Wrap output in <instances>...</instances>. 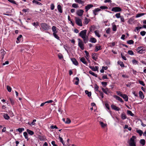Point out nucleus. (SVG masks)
Returning <instances> with one entry per match:
<instances>
[{"label": "nucleus", "instance_id": "18", "mask_svg": "<svg viewBox=\"0 0 146 146\" xmlns=\"http://www.w3.org/2000/svg\"><path fill=\"white\" fill-rule=\"evenodd\" d=\"M52 31L53 32V33H56L58 32V31L56 30V27L55 26H53L52 28Z\"/></svg>", "mask_w": 146, "mask_h": 146}, {"label": "nucleus", "instance_id": "12", "mask_svg": "<svg viewBox=\"0 0 146 146\" xmlns=\"http://www.w3.org/2000/svg\"><path fill=\"white\" fill-rule=\"evenodd\" d=\"M71 60L73 64L77 66L78 64V61L75 58H71Z\"/></svg>", "mask_w": 146, "mask_h": 146}, {"label": "nucleus", "instance_id": "33", "mask_svg": "<svg viewBox=\"0 0 146 146\" xmlns=\"http://www.w3.org/2000/svg\"><path fill=\"white\" fill-rule=\"evenodd\" d=\"M4 117L6 119H9L10 118L9 116L7 114H4L3 115Z\"/></svg>", "mask_w": 146, "mask_h": 146}, {"label": "nucleus", "instance_id": "37", "mask_svg": "<svg viewBox=\"0 0 146 146\" xmlns=\"http://www.w3.org/2000/svg\"><path fill=\"white\" fill-rule=\"evenodd\" d=\"M100 124L101 125L102 127L103 128L105 127L106 125V124L104 123L102 121L100 122Z\"/></svg>", "mask_w": 146, "mask_h": 146}, {"label": "nucleus", "instance_id": "63", "mask_svg": "<svg viewBox=\"0 0 146 146\" xmlns=\"http://www.w3.org/2000/svg\"><path fill=\"white\" fill-rule=\"evenodd\" d=\"M89 68L93 71H95V68L94 66H90Z\"/></svg>", "mask_w": 146, "mask_h": 146}, {"label": "nucleus", "instance_id": "59", "mask_svg": "<svg viewBox=\"0 0 146 146\" xmlns=\"http://www.w3.org/2000/svg\"><path fill=\"white\" fill-rule=\"evenodd\" d=\"M101 84L104 87H105L107 85V82H102Z\"/></svg>", "mask_w": 146, "mask_h": 146}, {"label": "nucleus", "instance_id": "10", "mask_svg": "<svg viewBox=\"0 0 146 146\" xmlns=\"http://www.w3.org/2000/svg\"><path fill=\"white\" fill-rule=\"evenodd\" d=\"M84 12L83 10L80 9L77 11V14L78 16H81L82 15Z\"/></svg>", "mask_w": 146, "mask_h": 146}, {"label": "nucleus", "instance_id": "40", "mask_svg": "<svg viewBox=\"0 0 146 146\" xmlns=\"http://www.w3.org/2000/svg\"><path fill=\"white\" fill-rule=\"evenodd\" d=\"M94 33L95 35L98 37H100V35L99 34L98 31L96 30L95 31Z\"/></svg>", "mask_w": 146, "mask_h": 146}, {"label": "nucleus", "instance_id": "16", "mask_svg": "<svg viewBox=\"0 0 146 146\" xmlns=\"http://www.w3.org/2000/svg\"><path fill=\"white\" fill-rule=\"evenodd\" d=\"M114 97L116 100L119 101L121 102H123V101L122 99L119 97L117 96H115Z\"/></svg>", "mask_w": 146, "mask_h": 146}, {"label": "nucleus", "instance_id": "64", "mask_svg": "<svg viewBox=\"0 0 146 146\" xmlns=\"http://www.w3.org/2000/svg\"><path fill=\"white\" fill-rule=\"evenodd\" d=\"M53 146H57V145L55 144V142L54 141H52L51 142Z\"/></svg>", "mask_w": 146, "mask_h": 146}, {"label": "nucleus", "instance_id": "58", "mask_svg": "<svg viewBox=\"0 0 146 146\" xmlns=\"http://www.w3.org/2000/svg\"><path fill=\"white\" fill-rule=\"evenodd\" d=\"M145 33H146V32L144 31H141L140 32L141 35L142 36H143L144 35H145Z\"/></svg>", "mask_w": 146, "mask_h": 146}, {"label": "nucleus", "instance_id": "41", "mask_svg": "<svg viewBox=\"0 0 146 146\" xmlns=\"http://www.w3.org/2000/svg\"><path fill=\"white\" fill-rule=\"evenodd\" d=\"M112 29L113 31H115L117 30V27L115 25H112Z\"/></svg>", "mask_w": 146, "mask_h": 146}, {"label": "nucleus", "instance_id": "38", "mask_svg": "<svg viewBox=\"0 0 146 146\" xmlns=\"http://www.w3.org/2000/svg\"><path fill=\"white\" fill-rule=\"evenodd\" d=\"M9 99L11 104L13 105L14 104L15 102H14V100L13 99V98H9Z\"/></svg>", "mask_w": 146, "mask_h": 146}, {"label": "nucleus", "instance_id": "54", "mask_svg": "<svg viewBox=\"0 0 146 146\" xmlns=\"http://www.w3.org/2000/svg\"><path fill=\"white\" fill-rule=\"evenodd\" d=\"M7 90L9 92H10L11 91V88L8 86H7Z\"/></svg>", "mask_w": 146, "mask_h": 146}, {"label": "nucleus", "instance_id": "28", "mask_svg": "<svg viewBox=\"0 0 146 146\" xmlns=\"http://www.w3.org/2000/svg\"><path fill=\"white\" fill-rule=\"evenodd\" d=\"M118 64H119L121 67H124V65L123 63L120 61H118Z\"/></svg>", "mask_w": 146, "mask_h": 146}, {"label": "nucleus", "instance_id": "44", "mask_svg": "<svg viewBox=\"0 0 146 146\" xmlns=\"http://www.w3.org/2000/svg\"><path fill=\"white\" fill-rule=\"evenodd\" d=\"M127 112L128 114L130 115L131 116H133L134 115V114L132 112L130 111L127 110Z\"/></svg>", "mask_w": 146, "mask_h": 146}, {"label": "nucleus", "instance_id": "19", "mask_svg": "<svg viewBox=\"0 0 146 146\" xmlns=\"http://www.w3.org/2000/svg\"><path fill=\"white\" fill-rule=\"evenodd\" d=\"M57 9L59 11V12L60 13H62V7L60 5H58L57 6Z\"/></svg>", "mask_w": 146, "mask_h": 146}, {"label": "nucleus", "instance_id": "23", "mask_svg": "<svg viewBox=\"0 0 146 146\" xmlns=\"http://www.w3.org/2000/svg\"><path fill=\"white\" fill-rule=\"evenodd\" d=\"M27 131L28 133L31 135H33L34 134V133L33 131L28 129L27 130Z\"/></svg>", "mask_w": 146, "mask_h": 146}, {"label": "nucleus", "instance_id": "29", "mask_svg": "<svg viewBox=\"0 0 146 146\" xmlns=\"http://www.w3.org/2000/svg\"><path fill=\"white\" fill-rule=\"evenodd\" d=\"M75 1L76 2L79 4H81L82 5H83L84 3V2L82 1L81 0H75Z\"/></svg>", "mask_w": 146, "mask_h": 146}, {"label": "nucleus", "instance_id": "3", "mask_svg": "<svg viewBox=\"0 0 146 146\" xmlns=\"http://www.w3.org/2000/svg\"><path fill=\"white\" fill-rule=\"evenodd\" d=\"M78 46L81 49L83 50L84 49V45L83 42L80 38H78Z\"/></svg>", "mask_w": 146, "mask_h": 146}, {"label": "nucleus", "instance_id": "22", "mask_svg": "<svg viewBox=\"0 0 146 146\" xmlns=\"http://www.w3.org/2000/svg\"><path fill=\"white\" fill-rule=\"evenodd\" d=\"M139 96L141 99H143L144 98V95H143V92L142 91H139Z\"/></svg>", "mask_w": 146, "mask_h": 146}, {"label": "nucleus", "instance_id": "53", "mask_svg": "<svg viewBox=\"0 0 146 146\" xmlns=\"http://www.w3.org/2000/svg\"><path fill=\"white\" fill-rule=\"evenodd\" d=\"M132 62L133 64H138V62L135 59H133L132 60Z\"/></svg>", "mask_w": 146, "mask_h": 146}, {"label": "nucleus", "instance_id": "13", "mask_svg": "<svg viewBox=\"0 0 146 146\" xmlns=\"http://www.w3.org/2000/svg\"><path fill=\"white\" fill-rule=\"evenodd\" d=\"M92 58L96 61L97 59V57L98 56V55L97 54L95 53H92Z\"/></svg>", "mask_w": 146, "mask_h": 146}, {"label": "nucleus", "instance_id": "50", "mask_svg": "<svg viewBox=\"0 0 146 146\" xmlns=\"http://www.w3.org/2000/svg\"><path fill=\"white\" fill-rule=\"evenodd\" d=\"M71 122V120L69 118H67L66 121L65 122V123L67 124L70 123Z\"/></svg>", "mask_w": 146, "mask_h": 146}, {"label": "nucleus", "instance_id": "1", "mask_svg": "<svg viewBox=\"0 0 146 146\" xmlns=\"http://www.w3.org/2000/svg\"><path fill=\"white\" fill-rule=\"evenodd\" d=\"M86 33L87 30H85L81 31L79 34V35L83 39L85 43H87L88 40V36L86 35Z\"/></svg>", "mask_w": 146, "mask_h": 146}, {"label": "nucleus", "instance_id": "60", "mask_svg": "<svg viewBox=\"0 0 146 146\" xmlns=\"http://www.w3.org/2000/svg\"><path fill=\"white\" fill-rule=\"evenodd\" d=\"M50 128L51 129H54V128L57 129L58 128V127H57V126L56 125H54V126L51 125L50 127Z\"/></svg>", "mask_w": 146, "mask_h": 146}, {"label": "nucleus", "instance_id": "55", "mask_svg": "<svg viewBox=\"0 0 146 146\" xmlns=\"http://www.w3.org/2000/svg\"><path fill=\"white\" fill-rule=\"evenodd\" d=\"M36 119H34L33 120V122L31 123V124H30L29 123H28V124H29V125H34L35 124V122H36Z\"/></svg>", "mask_w": 146, "mask_h": 146}, {"label": "nucleus", "instance_id": "21", "mask_svg": "<svg viewBox=\"0 0 146 146\" xmlns=\"http://www.w3.org/2000/svg\"><path fill=\"white\" fill-rule=\"evenodd\" d=\"M80 61L84 64H86L87 62L86 61L85 59L84 58L82 57L80 59Z\"/></svg>", "mask_w": 146, "mask_h": 146}, {"label": "nucleus", "instance_id": "49", "mask_svg": "<svg viewBox=\"0 0 146 146\" xmlns=\"http://www.w3.org/2000/svg\"><path fill=\"white\" fill-rule=\"evenodd\" d=\"M59 138L60 139V141L64 145L65 144L64 143V141L63 140L62 138L60 137V136L59 137Z\"/></svg>", "mask_w": 146, "mask_h": 146}, {"label": "nucleus", "instance_id": "5", "mask_svg": "<svg viewBox=\"0 0 146 146\" xmlns=\"http://www.w3.org/2000/svg\"><path fill=\"white\" fill-rule=\"evenodd\" d=\"M112 11H113L115 12H118L121 11L122 10L119 7H113L111 9V10Z\"/></svg>", "mask_w": 146, "mask_h": 146}, {"label": "nucleus", "instance_id": "4", "mask_svg": "<svg viewBox=\"0 0 146 146\" xmlns=\"http://www.w3.org/2000/svg\"><path fill=\"white\" fill-rule=\"evenodd\" d=\"M76 19V23L78 25L80 26H82V20L76 17L75 18Z\"/></svg>", "mask_w": 146, "mask_h": 146}, {"label": "nucleus", "instance_id": "7", "mask_svg": "<svg viewBox=\"0 0 146 146\" xmlns=\"http://www.w3.org/2000/svg\"><path fill=\"white\" fill-rule=\"evenodd\" d=\"M137 51L139 53H144L145 52V50L144 49L143 47L142 46L138 47Z\"/></svg>", "mask_w": 146, "mask_h": 146}, {"label": "nucleus", "instance_id": "2", "mask_svg": "<svg viewBox=\"0 0 146 146\" xmlns=\"http://www.w3.org/2000/svg\"><path fill=\"white\" fill-rule=\"evenodd\" d=\"M136 138V137L135 136H133L132 137L128 142L129 146H136V142L135 141V139Z\"/></svg>", "mask_w": 146, "mask_h": 146}, {"label": "nucleus", "instance_id": "35", "mask_svg": "<svg viewBox=\"0 0 146 146\" xmlns=\"http://www.w3.org/2000/svg\"><path fill=\"white\" fill-rule=\"evenodd\" d=\"M101 46H96L95 47V51L96 52H97L98 50H101Z\"/></svg>", "mask_w": 146, "mask_h": 146}, {"label": "nucleus", "instance_id": "48", "mask_svg": "<svg viewBox=\"0 0 146 146\" xmlns=\"http://www.w3.org/2000/svg\"><path fill=\"white\" fill-rule=\"evenodd\" d=\"M72 7L75 8H78V5L76 3H73L72 4Z\"/></svg>", "mask_w": 146, "mask_h": 146}, {"label": "nucleus", "instance_id": "9", "mask_svg": "<svg viewBox=\"0 0 146 146\" xmlns=\"http://www.w3.org/2000/svg\"><path fill=\"white\" fill-rule=\"evenodd\" d=\"M93 7V5L91 4H88L87 6H86L85 7V9H86V12H87L89 9Z\"/></svg>", "mask_w": 146, "mask_h": 146}, {"label": "nucleus", "instance_id": "27", "mask_svg": "<svg viewBox=\"0 0 146 146\" xmlns=\"http://www.w3.org/2000/svg\"><path fill=\"white\" fill-rule=\"evenodd\" d=\"M85 93L88 95V97H90L91 95V92H89L88 90H86L85 91Z\"/></svg>", "mask_w": 146, "mask_h": 146}, {"label": "nucleus", "instance_id": "31", "mask_svg": "<svg viewBox=\"0 0 146 146\" xmlns=\"http://www.w3.org/2000/svg\"><path fill=\"white\" fill-rule=\"evenodd\" d=\"M89 73L93 75L94 76L97 77L98 75L97 74H95L94 72H92L91 71H90L89 72Z\"/></svg>", "mask_w": 146, "mask_h": 146}, {"label": "nucleus", "instance_id": "43", "mask_svg": "<svg viewBox=\"0 0 146 146\" xmlns=\"http://www.w3.org/2000/svg\"><path fill=\"white\" fill-rule=\"evenodd\" d=\"M127 42L128 44H132L134 43V41L132 40H128L127 41Z\"/></svg>", "mask_w": 146, "mask_h": 146}, {"label": "nucleus", "instance_id": "57", "mask_svg": "<svg viewBox=\"0 0 146 146\" xmlns=\"http://www.w3.org/2000/svg\"><path fill=\"white\" fill-rule=\"evenodd\" d=\"M120 13H116L115 15V16L116 17H117V18H119L120 17Z\"/></svg>", "mask_w": 146, "mask_h": 146}, {"label": "nucleus", "instance_id": "25", "mask_svg": "<svg viewBox=\"0 0 146 146\" xmlns=\"http://www.w3.org/2000/svg\"><path fill=\"white\" fill-rule=\"evenodd\" d=\"M140 143L143 146H144L145 145V141L144 139H141L140 140Z\"/></svg>", "mask_w": 146, "mask_h": 146}, {"label": "nucleus", "instance_id": "17", "mask_svg": "<svg viewBox=\"0 0 146 146\" xmlns=\"http://www.w3.org/2000/svg\"><path fill=\"white\" fill-rule=\"evenodd\" d=\"M121 118L122 119H124L127 118V117L125 113L123 112L121 114Z\"/></svg>", "mask_w": 146, "mask_h": 146}, {"label": "nucleus", "instance_id": "45", "mask_svg": "<svg viewBox=\"0 0 146 146\" xmlns=\"http://www.w3.org/2000/svg\"><path fill=\"white\" fill-rule=\"evenodd\" d=\"M110 92V91L108 88H106L105 89V92H104V93L106 94H108V93H109Z\"/></svg>", "mask_w": 146, "mask_h": 146}, {"label": "nucleus", "instance_id": "46", "mask_svg": "<svg viewBox=\"0 0 146 146\" xmlns=\"http://www.w3.org/2000/svg\"><path fill=\"white\" fill-rule=\"evenodd\" d=\"M99 88V86L97 85V84H95L94 86V89L96 91H98Z\"/></svg>", "mask_w": 146, "mask_h": 146}, {"label": "nucleus", "instance_id": "47", "mask_svg": "<svg viewBox=\"0 0 146 146\" xmlns=\"http://www.w3.org/2000/svg\"><path fill=\"white\" fill-rule=\"evenodd\" d=\"M127 53L130 55H133L134 53L132 50H129L128 51Z\"/></svg>", "mask_w": 146, "mask_h": 146}, {"label": "nucleus", "instance_id": "34", "mask_svg": "<svg viewBox=\"0 0 146 146\" xmlns=\"http://www.w3.org/2000/svg\"><path fill=\"white\" fill-rule=\"evenodd\" d=\"M17 131H18L20 133H21L24 130V128H19L17 129Z\"/></svg>", "mask_w": 146, "mask_h": 146}, {"label": "nucleus", "instance_id": "6", "mask_svg": "<svg viewBox=\"0 0 146 146\" xmlns=\"http://www.w3.org/2000/svg\"><path fill=\"white\" fill-rule=\"evenodd\" d=\"M41 25L42 28L45 30H48L50 28V26L45 23H42Z\"/></svg>", "mask_w": 146, "mask_h": 146}, {"label": "nucleus", "instance_id": "62", "mask_svg": "<svg viewBox=\"0 0 146 146\" xmlns=\"http://www.w3.org/2000/svg\"><path fill=\"white\" fill-rule=\"evenodd\" d=\"M54 6L53 4H52L50 5V9L51 10H53L54 9Z\"/></svg>", "mask_w": 146, "mask_h": 146}, {"label": "nucleus", "instance_id": "30", "mask_svg": "<svg viewBox=\"0 0 146 146\" xmlns=\"http://www.w3.org/2000/svg\"><path fill=\"white\" fill-rule=\"evenodd\" d=\"M145 13H138L136 15V17H140L145 15Z\"/></svg>", "mask_w": 146, "mask_h": 146}, {"label": "nucleus", "instance_id": "36", "mask_svg": "<svg viewBox=\"0 0 146 146\" xmlns=\"http://www.w3.org/2000/svg\"><path fill=\"white\" fill-rule=\"evenodd\" d=\"M23 135H24V136L25 137V138L26 139H27V140H28V135L27 132H24L23 133Z\"/></svg>", "mask_w": 146, "mask_h": 146}, {"label": "nucleus", "instance_id": "61", "mask_svg": "<svg viewBox=\"0 0 146 146\" xmlns=\"http://www.w3.org/2000/svg\"><path fill=\"white\" fill-rule=\"evenodd\" d=\"M121 57H122V58L124 60H127V58H126L125 57V56H124L123 55V54L121 53Z\"/></svg>", "mask_w": 146, "mask_h": 146}, {"label": "nucleus", "instance_id": "52", "mask_svg": "<svg viewBox=\"0 0 146 146\" xmlns=\"http://www.w3.org/2000/svg\"><path fill=\"white\" fill-rule=\"evenodd\" d=\"M139 82L140 84L143 86H145V83H144V82L143 81L139 80Z\"/></svg>", "mask_w": 146, "mask_h": 146}, {"label": "nucleus", "instance_id": "51", "mask_svg": "<svg viewBox=\"0 0 146 146\" xmlns=\"http://www.w3.org/2000/svg\"><path fill=\"white\" fill-rule=\"evenodd\" d=\"M53 35L58 40H59L60 37L56 34V33H53Z\"/></svg>", "mask_w": 146, "mask_h": 146}, {"label": "nucleus", "instance_id": "26", "mask_svg": "<svg viewBox=\"0 0 146 146\" xmlns=\"http://www.w3.org/2000/svg\"><path fill=\"white\" fill-rule=\"evenodd\" d=\"M136 132L139 133L140 136H141L143 133V132L141 130H137L136 131Z\"/></svg>", "mask_w": 146, "mask_h": 146}, {"label": "nucleus", "instance_id": "20", "mask_svg": "<svg viewBox=\"0 0 146 146\" xmlns=\"http://www.w3.org/2000/svg\"><path fill=\"white\" fill-rule=\"evenodd\" d=\"M90 41L92 43H95L96 42V40L94 38H90Z\"/></svg>", "mask_w": 146, "mask_h": 146}, {"label": "nucleus", "instance_id": "56", "mask_svg": "<svg viewBox=\"0 0 146 146\" xmlns=\"http://www.w3.org/2000/svg\"><path fill=\"white\" fill-rule=\"evenodd\" d=\"M100 8L102 9H107L108 7L107 6H103L100 7Z\"/></svg>", "mask_w": 146, "mask_h": 146}, {"label": "nucleus", "instance_id": "32", "mask_svg": "<svg viewBox=\"0 0 146 146\" xmlns=\"http://www.w3.org/2000/svg\"><path fill=\"white\" fill-rule=\"evenodd\" d=\"M33 3H35V4H38L39 5H42V4L41 3H40L38 1H37L35 0H33Z\"/></svg>", "mask_w": 146, "mask_h": 146}, {"label": "nucleus", "instance_id": "15", "mask_svg": "<svg viewBox=\"0 0 146 146\" xmlns=\"http://www.w3.org/2000/svg\"><path fill=\"white\" fill-rule=\"evenodd\" d=\"M1 59H3L4 57V55L5 54L6 52L4 50L1 49Z\"/></svg>", "mask_w": 146, "mask_h": 146}, {"label": "nucleus", "instance_id": "39", "mask_svg": "<svg viewBox=\"0 0 146 146\" xmlns=\"http://www.w3.org/2000/svg\"><path fill=\"white\" fill-rule=\"evenodd\" d=\"M94 28H95V27L94 26H91L90 28V29H89L90 31L92 32L94 30V29H95Z\"/></svg>", "mask_w": 146, "mask_h": 146}, {"label": "nucleus", "instance_id": "8", "mask_svg": "<svg viewBox=\"0 0 146 146\" xmlns=\"http://www.w3.org/2000/svg\"><path fill=\"white\" fill-rule=\"evenodd\" d=\"M120 96L123 98L125 101H128V97L127 95L125 94H121Z\"/></svg>", "mask_w": 146, "mask_h": 146}, {"label": "nucleus", "instance_id": "14", "mask_svg": "<svg viewBox=\"0 0 146 146\" xmlns=\"http://www.w3.org/2000/svg\"><path fill=\"white\" fill-rule=\"evenodd\" d=\"M101 10V9L99 8H98L96 9L93 11V13L95 15H97V13H96L98 11H100Z\"/></svg>", "mask_w": 146, "mask_h": 146}, {"label": "nucleus", "instance_id": "11", "mask_svg": "<svg viewBox=\"0 0 146 146\" xmlns=\"http://www.w3.org/2000/svg\"><path fill=\"white\" fill-rule=\"evenodd\" d=\"M111 108H112V109L115 110L119 111L120 110V108H119L118 107H117L114 105L112 104V105H111Z\"/></svg>", "mask_w": 146, "mask_h": 146}, {"label": "nucleus", "instance_id": "24", "mask_svg": "<svg viewBox=\"0 0 146 146\" xmlns=\"http://www.w3.org/2000/svg\"><path fill=\"white\" fill-rule=\"evenodd\" d=\"M90 20L89 19H88L86 18H85L84 19V23L86 25L90 21Z\"/></svg>", "mask_w": 146, "mask_h": 146}, {"label": "nucleus", "instance_id": "42", "mask_svg": "<svg viewBox=\"0 0 146 146\" xmlns=\"http://www.w3.org/2000/svg\"><path fill=\"white\" fill-rule=\"evenodd\" d=\"M22 35H20L17 38V41H16V42L17 43H18L20 42L19 40L20 38H21L22 37Z\"/></svg>", "mask_w": 146, "mask_h": 146}]
</instances>
